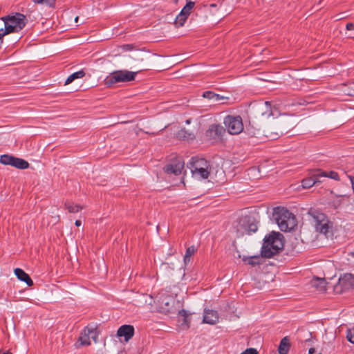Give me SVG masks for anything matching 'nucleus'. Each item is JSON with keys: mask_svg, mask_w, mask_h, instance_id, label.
I'll list each match as a JSON object with an SVG mask.
<instances>
[{"mask_svg": "<svg viewBox=\"0 0 354 354\" xmlns=\"http://www.w3.org/2000/svg\"><path fill=\"white\" fill-rule=\"evenodd\" d=\"M282 238L283 235L277 232H272L266 236L261 250V256L266 258H271L279 253L283 248Z\"/></svg>", "mask_w": 354, "mask_h": 354, "instance_id": "1", "label": "nucleus"}, {"mask_svg": "<svg viewBox=\"0 0 354 354\" xmlns=\"http://www.w3.org/2000/svg\"><path fill=\"white\" fill-rule=\"evenodd\" d=\"M272 217L283 232L290 231L296 226L295 215L284 207L274 208Z\"/></svg>", "mask_w": 354, "mask_h": 354, "instance_id": "2", "label": "nucleus"}, {"mask_svg": "<svg viewBox=\"0 0 354 354\" xmlns=\"http://www.w3.org/2000/svg\"><path fill=\"white\" fill-rule=\"evenodd\" d=\"M4 23L5 32L8 34L18 32L21 30L26 24V17L24 15L15 12L1 18Z\"/></svg>", "mask_w": 354, "mask_h": 354, "instance_id": "3", "label": "nucleus"}, {"mask_svg": "<svg viewBox=\"0 0 354 354\" xmlns=\"http://www.w3.org/2000/svg\"><path fill=\"white\" fill-rule=\"evenodd\" d=\"M187 167L190 169L193 176L200 179H207L211 171L208 161L205 158L192 157Z\"/></svg>", "mask_w": 354, "mask_h": 354, "instance_id": "4", "label": "nucleus"}, {"mask_svg": "<svg viewBox=\"0 0 354 354\" xmlns=\"http://www.w3.org/2000/svg\"><path fill=\"white\" fill-rule=\"evenodd\" d=\"M138 72L127 70L115 71L109 74L105 79V84L111 86L120 82H129L135 80Z\"/></svg>", "mask_w": 354, "mask_h": 354, "instance_id": "5", "label": "nucleus"}, {"mask_svg": "<svg viewBox=\"0 0 354 354\" xmlns=\"http://www.w3.org/2000/svg\"><path fill=\"white\" fill-rule=\"evenodd\" d=\"M223 124L231 135H239L244 129L242 118L238 115H227L223 119Z\"/></svg>", "mask_w": 354, "mask_h": 354, "instance_id": "6", "label": "nucleus"}, {"mask_svg": "<svg viewBox=\"0 0 354 354\" xmlns=\"http://www.w3.org/2000/svg\"><path fill=\"white\" fill-rule=\"evenodd\" d=\"M258 230V222L250 216H245L240 219L237 232L240 235L245 234L250 235Z\"/></svg>", "mask_w": 354, "mask_h": 354, "instance_id": "7", "label": "nucleus"}, {"mask_svg": "<svg viewBox=\"0 0 354 354\" xmlns=\"http://www.w3.org/2000/svg\"><path fill=\"white\" fill-rule=\"evenodd\" d=\"M313 218L316 230L320 233L326 234L330 228V221L327 216L323 213L316 212L313 215Z\"/></svg>", "mask_w": 354, "mask_h": 354, "instance_id": "8", "label": "nucleus"}, {"mask_svg": "<svg viewBox=\"0 0 354 354\" xmlns=\"http://www.w3.org/2000/svg\"><path fill=\"white\" fill-rule=\"evenodd\" d=\"M354 278L351 274H345L341 276L338 283L335 286V290L337 292L342 293L353 288Z\"/></svg>", "mask_w": 354, "mask_h": 354, "instance_id": "9", "label": "nucleus"}, {"mask_svg": "<svg viewBox=\"0 0 354 354\" xmlns=\"http://www.w3.org/2000/svg\"><path fill=\"white\" fill-rule=\"evenodd\" d=\"M96 333L95 328L89 326H86L80 333L78 342L81 346H88L91 344L90 338L94 340L96 339Z\"/></svg>", "mask_w": 354, "mask_h": 354, "instance_id": "10", "label": "nucleus"}, {"mask_svg": "<svg viewBox=\"0 0 354 354\" xmlns=\"http://www.w3.org/2000/svg\"><path fill=\"white\" fill-rule=\"evenodd\" d=\"M225 133V129L221 124H214L209 127L206 131V136L209 139L216 140L221 138Z\"/></svg>", "mask_w": 354, "mask_h": 354, "instance_id": "11", "label": "nucleus"}, {"mask_svg": "<svg viewBox=\"0 0 354 354\" xmlns=\"http://www.w3.org/2000/svg\"><path fill=\"white\" fill-rule=\"evenodd\" d=\"M134 327L132 325L124 324L121 326L117 331V335L119 337H123L125 342H129L134 335Z\"/></svg>", "mask_w": 354, "mask_h": 354, "instance_id": "12", "label": "nucleus"}, {"mask_svg": "<svg viewBox=\"0 0 354 354\" xmlns=\"http://www.w3.org/2000/svg\"><path fill=\"white\" fill-rule=\"evenodd\" d=\"M185 163L181 160H178L176 162L167 165L164 167V171L167 174H173L176 176L181 174L182 170L184 168Z\"/></svg>", "mask_w": 354, "mask_h": 354, "instance_id": "13", "label": "nucleus"}, {"mask_svg": "<svg viewBox=\"0 0 354 354\" xmlns=\"http://www.w3.org/2000/svg\"><path fill=\"white\" fill-rule=\"evenodd\" d=\"M174 306V299L169 297H166L161 299L159 304V311L161 313L167 315L172 312Z\"/></svg>", "mask_w": 354, "mask_h": 354, "instance_id": "14", "label": "nucleus"}, {"mask_svg": "<svg viewBox=\"0 0 354 354\" xmlns=\"http://www.w3.org/2000/svg\"><path fill=\"white\" fill-rule=\"evenodd\" d=\"M317 169L311 172L310 176L304 178L301 180V186L304 189L312 187L314 185L321 183Z\"/></svg>", "mask_w": 354, "mask_h": 354, "instance_id": "15", "label": "nucleus"}, {"mask_svg": "<svg viewBox=\"0 0 354 354\" xmlns=\"http://www.w3.org/2000/svg\"><path fill=\"white\" fill-rule=\"evenodd\" d=\"M218 314L217 311L209 309H205L203 322L211 325L216 324L218 322Z\"/></svg>", "mask_w": 354, "mask_h": 354, "instance_id": "16", "label": "nucleus"}, {"mask_svg": "<svg viewBox=\"0 0 354 354\" xmlns=\"http://www.w3.org/2000/svg\"><path fill=\"white\" fill-rule=\"evenodd\" d=\"M191 314L187 310L182 309L178 313V320L182 329H188L190 326Z\"/></svg>", "mask_w": 354, "mask_h": 354, "instance_id": "17", "label": "nucleus"}, {"mask_svg": "<svg viewBox=\"0 0 354 354\" xmlns=\"http://www.w3.org/2000/svg\"><path fill=\"white\" fill-rule=\"evenodd\" d=\"M286 122H282L280 124L279 131L277 132H270L268 135H266V137L269 138L272 140H276L279 138L281 136L287 133L291 129L293 128L292 124L285 126Z\"/></svg>", "mask_w": 354, "mask_h": 354, "instance_id": "18", "label": "nucleus"}, {"mask_svg": "<svg viewBox=\"0 0 354 354\" xmlns=\"http://www.w3.org/2000/svg\"><path fill=\"white\" fill-rule=\"evenodd\" d=\"M176 138L183 140H194L196 138V133L185 128H182L176 133Z\"/></svg>", "mask_w": 354, "mask_h": 354, "instance_id": "19", "label": "nucleus"}, {"mask_svg": "<svg viewBox=\"0 0 354 354\" xmlns=\"http://www.w3.org/2000/svg\"><path fill=\"white\" fill-rule=\"evenodd\" d=\"M15 274L21 281L25 282L28 286L33 285V281L30 276L21 268H15Z\"/></svg>", "mask_w": 354, "mask_h": 354, "instance_id": "20", "label": "nucleus"}, {"mask_svg": "<svg viewBox=\"0 0 354 354\" xmlns=\"http://www.w3.org/2000/svg\"><path fill=\"white\" fill-rule=\"evenodd\" d=\"M263 257L261 255H254L251 257H243V261L252 266H259L263 263Z\"/></svg>", "mask_w": 354, "mask_h": 354, "instance_id": "21", "label": "nucleus"}, {"mask_svg": "<svg viewBox=\"0 0 354 354\" xmlns=\"http://www.w3.org/2000/svg\"><path fill=\"white\" fill-rule=\"evenodd\" d=\"M290 347V344L289 338L288 337H284L280 342L278 347V352L279 354H288Z\"/></svg>", "mask_w": 354, "mask_h": 354, "instance_id": "22", "label": "nucleus"}, {"mask_svg": "<svg viewBox=\"0 0 354 354\" xmlns=\"http://www.w3.org/2000/svg\"><path fill=\"white\" fill-rule=\"evenodd\" d=\"M12 167L19 169H25L29 167V163L22 158L15 157Z\"/></svg>", "mask_w": 354, "mask_h": 354, "instance_id": "23", "label": "nucleus"}, {"mask_svg": "<svg viewBox=\"0 0 354 354\" xmlns=\"http://www.w3.org/2000/svg\"><path fill=\"white\" fill-rule=\"evenodd\" d=\"M317 171H318L320 178L322 177H327V178H331V179H333V180H335L337 181H339L340 180L339 174H337V172H336L335 171H330L329 172H326V171H324L321 169H317Z\"/></svg>", "mask_w": 354, "mask_h": 354, "instance_id": "24", "label": "nucleus"}, {"mask_svg": "<svg viewBox=\"0 0 354 354\" xmlns=\"http://www.w3.org/2000/svg\"><path fill=\"white\" fill-rule=\"evenodd\" d=\"M85 72L84 70H80L79 71L75 72L70 75L65 81V85L71 84L75 79L82 78L85 76Z\"/></svg>", "mask_w": 354, "mask_h": 354, "instance_id": "25", "label": "nucleus"}, {"mask_svg": "<svg viewBox=\"0 0 354 354\" xmlns=\"http://www.w3.org/2000/svg\"><path fill=\"white\" fill-rule=\"evenodd\" d=\"M311 285L319 291L326 290V281L324 279L315 278L311 281Z\"/></svg>", "mask_w": 354, "mask_h": 354, "instance_id": "26", "label": "nucleus"}, {"mask_svg": "<svg viewBox=\"0 0 354 354\" xmlns=\"http://www.w3.org/2000/svg\"><path fill=\"white\" fill-rule=\"evenodd\" d=\"M245 133L252 138H261L260 129L255 128L254 127L249 124L245 128Z\"/></svg>", "mask_w": 354, "mask_h": 354, "instance_id": "27", "label": "nucleus"}, {"mask_svg": "<svg viewBox=\"0 0 354 354\" xmlns=\"http://www.w3.org/2000/svg\"><path fill=\"white\" fill-rule=\"evenodd\" d=\"M186 1L187 3L181 10L180 13H182V15H186L189 17L191 14L192 10L194 7L195 3L192 0H186Z\"/></svg>", "mask_w": 354, "mask_h": 354, "instance_id": "28", "label": "nucleus"}, {"mask_svg": "<svg viewBox=\"0 0 354 354\" xmlns=\"http://www.w3.org/2000/svg\"><path fill=\"white\" fill-rule=\"evenodd\" d=\"M64 205L70 213H77L83 209L82 206L71 203H66Z\"/></svg>", "mask_w": 354, "mask_h": 354, "instance_id": "29", "label": "nucleus"}, {"mask_svg": "<svg viewBox=\"0 0 354 354\" xmlns=\"http://www.w3.org/2000/svg\"><path fill=\"white\" fill-rule=\"evenodd\" d=\"M15 156L9 154H3L0 156V163L4 165L12 166Z\"/></svg>", "mask_w": 354, "mask_h": 354, "instance_id": "30", "label": "nucleus"}, {"mask_svg": "<svg viewBox=\"0 0 354 354\" xmlns=\"http://www.w3.org/2000/svg\"><path fill=\"white\" fill-rule=\"evenodd\" d=\"M33 3L41 4L50 8L55 6L56 0H32Z\"/></svg>", "mask_w": 354, "mask_h": 354, "instance_id": "31", "label": "nucleus"}, {"mask_svg": "<svg viewBox=\"0 0 354 354\" xmlns=\"http://www.w3.org/2000/svg\"><path fill=\"white\" fill-rule=\"evenodd\" d=\"M188 17L186 15H182V13H179L176 17L174 24L176 27L183 26L187 19Z\"/></svg>", "mask_w": 354, "mask_h": 354, "instance_id": "32", "label": "nucleus"}, {"mask_svg": "<svg viewBox=\"0 0 354 354\" xmlns=\"http://www.w3.org/2000/svg\"><path fill=\"white\" fill-rule=\"evenodd\" d=\"M196 252V249L194 246H190L189 247L185 252V254L184 256V261L185 263H187V262L189 261L190 257L194 254V253Z\"/></svg>", "mask_w": 354, "mask_h": 354, "instance_id": "33", "label": "nucleus"}, {"mask_svg": "<svg viewBox=\"0 0 354 354\" xmlns=\"http://www.w3.org/2000/svg\"><path fill=\"white\" fill-rule=\"evenodd\" d=\"M346 338L348 342L354 344V328H348L346 332Z\"/></svg>", "mask_w": 354, "mask_h": 354, "instance_id": "34", "label": "nucleus"}, {"mask_svg": "<svg viewBox=\"0 0 354 354\" xmlns=\"http://www.w3.org/2000/svg\"><path fill=\"white\" fill-rule=\"evenodd\" d=\"M346 28L351 32L348 37L354 39V24L348 23L346 26Z\"/></svg>", "mask_w": 354, "mask_h": 354, "instance_id": "35", "label": "nucleus"}, {"mask_svg": "<svg viewBox=\"0 0 354 354\" xmlns=\"http://www.w3.org/2000/svg\"><path fill=\"white\" fill-rule=\"evenodd\" d=\"M215 96V93L210 91H205L203 94V97L209 100H214V97Z\"/></svg>", "mask_w": 354, "mask_h": 354, "instance_id": "36", "label": "nucleus"}, {"mask_svg": "<svg viewBox=\"0 0 354 354\" xmlns=\"http://www.w3.org/2000/svg\"><path fill=\"white\" fill-rule=\"evenodd\" d=\"M241 354H258L256 348H250L242 352Z\"/></svg>", "mask_w": 354, "mask_h": 354, "instance_id": "37", "label": "nucleus"}, {"mask_svg": "<svg viewBox=\"0 0 354 354\" xmlns=\"http://www.w3.org/2000/svg\"><path fill=\"white\" fill-rule=\"evenodd\" d=\"M5 32L6 31L3 28H0V46H1L3 44V37L7 35V33Z\"/></svg>", "mask_w": 354, "mask_h": 354, "instance_id": "38", "label": "nucleus"}, {"mask_svg": "<svg viewBox=\"0 0 354 354\" xmlns=\"http://www.w3.org/2000/svg\"><path fill=\"white\" fill-rule=\"evenodd\" d=\"M225 98V97L220 95L219 94L215 93V96L214 97V101L218 102Z\"/></svg>", "mask_w": 354, "mask_h": 354, "instance_id": "39", "label": "nucleus"}, {"mask_svg": "<svg viewBox=\"0 0 354 354\" xmlns=\"http://www.w3.org/2000/svg\"><path fill=\"white\" fill-rule=\"evenodd\" d=\"M122 48L124 50H131L133 49V46L130 44H125L123 45Z\"/></svg>", "mask_w": 354, "mask_h": 354, "instance_id": "40", "label": "nucleus"}, {"mask_svg": "<svg viewBox=\"0 0 354 354\" xmlns=\"http://www.w3.org/2000/svg\"><path fill=\"white\" fill-rule=\"evenodd\" d=\"M315 352V349L314 348H310L308 350L309 354H313Z\"/></svg>", "mask_w": 354, "mask_h": 354, "instance_id": "41", "label": "nucleus"}, {"mask_svg": "<svg viewBox=\"0 0 354 354\" xmlns=\"http://www.w3.org/2000/svg\"><path fill=\"white\" fill-rule=\"evenodd\" d=\"M75 224L76 226L79 227L81 225L82 222L80 220H76Z\"/></svg>", "mask_w": 354, "mask_h": 354, "instance_id": "42", "label": "nucleus"}, {"mask_svg": "<svg viewBox=\"0 0 354 354\" xmlns=\"http://www.w3.org/2000/svg\"><path fill=\"white\" fill-rule=\"evenodd\" d=\"M0 354H12V353H10L9 351L6 352H1V351H0Z\"/></svg>", "mask_w": 354, "mask_h": 354, "instance_id": "43", "label": "nucleus"}, {"mask_svg": "<svg viewBox=\"0 0 354 354\" xmlns=\"http://www.w3.org/2000/svg\"><path fill=\"white\" fill-rule=\"evenodd\" d=\"M265 104H266V106H268V107H270V105H271V104H270V102H268V101L265 102Z\"/></svg>", "mask_w": 354, "mask_h": 354, "instance_id": "44", "label": "nucleus"}, {"mask_svg": "<svg viewBox=\"0 0 354 354\" xmlns=\"http://www.w3.org/2000/svg\"><path fill=\"white\" fill-rule=\"evenodd\" d=\"M185 122H186V124H190L191 120H190L189 119H188V120H187L185 121Z\"/></svg>", "mask_w": 354, "mask_h": 354, "instance_id": "45", "label": "nucleus"}, {"mask_svg": "<svg viewBox=\"0 0 354 354\" xmlns=\"http://www.w3.org/2000/svg\"><path fill=\"white\" fill-rule=\"evenodd\" d=\"M77 20H78V17H76L75 21H77Z\"/></svg>", "mask_w": 354, "mask_h": 354, "instance_id": "46", "label": "nucleus"}, {"mask_svg": "<svg viewBox=\"0 0 354 354\" xmlns=\"http://www.w3.org/2000/svg\"><path fill=\"white\" fill-rule=\"evenodd\" d=\"M319 354H322V353H319Z\"/></svg>", "mask_w": 354, "mask_h": 354, "instance_id": "47", "label": "nucleus"}]
</instances>
